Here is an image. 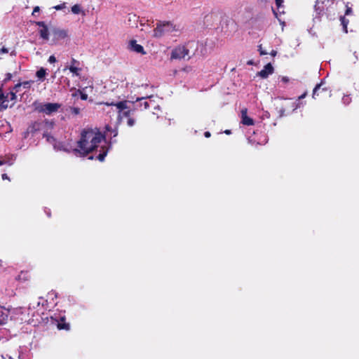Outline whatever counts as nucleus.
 <instances>
[{"label":"nucleus","instance_id":"30","mask_svg":"<svg viewBox=\"0 0 359 359\" xmlns=\"http://www.w3.org/2000/svg\"><path fill=\"white\" fill-rule=\"evenodd\" d=\"M80 98L83 100H87V94L86 93H80Z\"/></svg>","mask_w":359,"mask_h":359},{"label":"nucleus","instance_id":"41","mask_svg":"<svg viewBox=\"0 0 359 359\" xmlns=\"http://www.w3.org/2000/svg\"><path fill=\"white\" fill-rule=\"evenodd\" d=\"M280 116H282L283 114H284V109H280Z\"/></svg>","mask_w":359,"mask_h":359},{"label":"nucleus","instance_id":"45","mask_svg":"<svg viewBox=\"0 0 359 359\" xmlns=\"http://www.w3.org/2000/svg\"><path fill=\"white\" fill-rule=\"evenodd\" d=\"M55 9L59 10L60 9V6H55Z\"/></svg>","mask_w":359,"mask_h":359},{"label":"nucleus","instance_id":"24","mask_svg":"<svg viewBox=\"0 0 359 359\" xmlns=\"http://www.w3.org/2000/svg\"><path fill=\"white\" fill-rule=\"evenodd\" d=\"M106 131L112 132L113 137H116L117 135V130L116 129L112 130L108 126H106Z\"/></svg>","mask_w":359,"mask_h":359},{"label":"nucleus","instance_id":"3","mask_svg":"<svg viewBox=\"0 0 359 359\" xmlns=\"http://www.w3.org/2000/svg\"><path fill=\"white\" fill-rule=\"evenodd\" d=\"M175 31H176V27L172 22H163L156 25V27L154 29L153 36H154L155 38H161L165 34L171 33Z\"/></svg>","mask_w":359,"mask_h":359},{"label":"nucleus","instance_id":"42","mask_svg":"<svg viewBox=\"0 0 359 359\" xmlns=\"http://www.w3.org/2000/svg\"><path fill=\"white\" fill-rule=\"evenodd\" d=\"M11 79V74H8V75H6V79Z\"/></svg>","mask_w":359,"mask_h":359},{"label":"nucleus","instance_id":"38","mask_svg":"<svg viewBox=\"0 0 359 359\" xmlns=\"http://www.w3.org/2000/svg\"><path fill=\"white\" fill-rule=\"evenodd\" d=\"M145 100V97H137V102H142Z\"/></svg>","mask_w":359,"mask_h":359},{"label":"nucleus","instance_id":"37","mask_svg":"<svg viewBox=\"0 0 359 359\" xmlns=\"http://www.w3.org/2000/svg\"><path fill=\"white\" fill-rule=\"evenodd\" d=\"M280 79H282V82H283V83H287L288 82V78L286 77V76H283Z\"/></svg>","mask_w":359,"mask_h":359},{"label":"nucleus","instance_id":"10","mask_svg":"<svg viewBox=\"0 0 359 359\" xmlns=\"http://www.w3.org/2000/svg\"><path fill=\"white\" fill-rule=\"evenodd\" d=\"M241 123L242 124L245 126H252L253 125V120L252 118H250L246 115V109L244 108L241 110Z\"/></svg>","mask_w":359,"mask_h":359},{"label":"nucleus","instance_id":"4","mask_svg":"<svg viewBox=\"0 0 359 359\" xmlns=\"http://www.w3.org/2000/svg\"><path fill=\"white\" fill-rule=\"evenodd\" d=\"M60 104L57 103H43L39 104V105L36 106V111L46 114V115H50L53 113H55L57 111L58 109H60Z\"/></svg>","mask_w":359,"mask_h":359},{"label":"nucleus","instance_id":"33","mask_svg":"<svg viewBox=\"0 0 359 359\" xmlns=\"http://www.w3.org/2000/svg\"><path fill=\"white\" fill-rule=\"evenodd\" d=\"M343 102H344V104H348L349 97L348 96H345L344 97H343Z\"/></svg>","mask_w":359,"mask_h":359},{"label":"nucleus","instance_id":"39","mask_svg":"<svg viewBox=\"0 0 359 359\" xmlns=\"http://www.w3.org/2000/svg\"><path fill=\"white\" fill-rule=\"evenodd\" d=\"M205 137L207 138L210 137V133L208 131L205 132Z\"/></svg>","mask_w":359,"mask_h":359},{"label":"nucleus","instance_id":"7","mask_svg":"<svg viewBox=\"0 0 359 359\" xmlns=\"http://www.w3.org/2000/svg\"><path fill=\"white\" fill-rule=\"evenodd\" d=\"M36 25L41 27V30H39V35H41V38L48 41V29L47 28V26H46L43 22H36Z\"/></svg>","mask_w":359,"mask_h":359},{"label":"nucleus","instance_id":"44","mask_svg":"<svg viewBox=\"0 0 359 359\" xmlns=\"http://www.w3.org/2000/svg\"><path fill=\"white\" fill-rule=\"evenodd\" d=\"M224 133H226V134L229 135V134H230V130H226V132H224Z\"/></svg>","mask_w":359,"mask_h":359},{"label":"nucleus","instance_id":"5","mask_svg":"<svg viewBox=\"0 0 359 359\" xmlns=\"http://www.w3.org/2000/svg\"><path fill=\"white\" fill-rule=\"evenodd\" d=\"M127 103V101H121L116 104L105 103V104L106 106H114L116 107V109L119 111V117H128L130 114V110H126L128 109Z\"/></svg>","mask_w":359,"mask_h":359},{"label":"nucleus","instance_id":"14","mask_svg":"<svg viewBox=\"0 0 359 359\" xmlns=\"http://www.w3.org/2000/svg\"><path fill=\"white\" fill-rule=\"evenodd\" d=\"M76 63V60L73 59L72 60L73 65L69 66V72H72L73 74H74L76 76H79V72H80V69L74 65Z\"/></svg>","mask_w":359,"mask_h":359},{"label":"nucleus","instance_id":"43","mask_svg":"<svg viewBox=\"0 0 359 359\" xmlns=\"http://www.w3.org/2000/svg\"><path fill=\"white\" fill-rule=\"evenodd\" d=\"M304 97H305V93L302 95L301 97H299V99H302Z\"/></svg>","mask_w":359,"mask_h":359},{"label":"nucleus","instance_id":"17","mask_svg":"<svg viewBox=\"0 0 359 359\" xmlns=\"http://www.w3.org/2000/svg\"><path fill=\"white\" fill-rule=\"evenodd\" d=\"M69 113H71V114H72L74 116H76V115L80 114L81 109L79 107H72L69 108Z\"/></svg>","mask_w":359,"mask_h":359},{"label":"nucleus","instance_id":"22","mask_svg":"<svg viewBox=\"0 0 359 359\" xmlns=\"http://www.w3.org/2000/svg\"><path fill=\"white\" fill-rule=\"evenodd\" d=\"M321 83L317 84L316 87L313 88V97L314 98L317 95V91L320 88Z\"/></svg>","mask_w":359,"mask_h":359},{"label":"nucleus","instance_id":"29","mask_svg":"<svg viewBox=\"0 0 359 359\" xmlns=\"http://www.w3.org/2000/svg\"><path fill=\"white\" fill-rule=\"evenodd\" d=\"M8 53V50L6 48H1V49H0V53L1 54H7Z\"/></svg>","mask_w":359,"mask_h":359},{"label":"nucleus","instance_id":"13","mask_svg":"<svg viewBox=\"0 0 359 359\" xmlns=\"http://www.w3.org/2000/svg\"><path fill=\"white\" fill-rule=\"evenodd\" d=\"M330 0H316V4H315V11H316L317 13L320 14L324 8L323 5L325 1H329Z\"/></svg>","mask_w":359,"mask_h":359},{"label":"nucleus","instance_id":"1","mask_svg":"<svg viewBox=\"0 0 359 359\" xmlns=\"http://www.w3.org/2000/svg\"><path fill=\"white\" fill-rule=\"evenodd\" d=\"M103 140V135L97 130L86 129L81 132V136L78 141V149H74V153L85 156L94 151L101 141Z\"/></svg>","mask_w":359,"mask_h":359},{"label":"nucleus","instance_id":"26","mask_svg":"<svg viewBox=\"0 0 359 359\" xmlns=\"http://www.w3.org/2000/svg\"><path fill=\"white\" fill-rule=\"evenodd\" d=\"M259 55H267V52L262 49V45L259 46Z\"/></svg>","mask_w":359,"mask_h":359},{"label":"nucleus","instance_id":"6","mask_svg":"<svg viewBox=\"0 0 359 359\" xmlns=\"http://www.w3.org/2000/svg\"><path fill=\"white\" fill-rule=\"evenodd\" d=\"M273 73V67L270 63H268L263 67V69L259 71V73H257V75H259V77L262 79H266L269 75L272 74Z\"/></svg>","mask_w":359,"mask_h":359},{"label":"nucleus","instance_id":"21","mask_svg":"<svg viewBox=\"0 0 359 359\" xmlns=\"http://www.w3.org/2000/svg\"><path fill=\"white\" fill-rule=\"evenodd\" d=\"M106 155H107V151H104V153L97 155V158L100 161L102 162L103 160H104V157L106 156Z\"/></svg>","mask_w":359,"mask_h":359},{"label":"nucleus","instance_id":"16","mask_svg":"<svg viewBox=\"0 0 359 359\" xmlns=\"http://www.w3.org/2000/svg\"><path fill=\"white\" fill-rule=\"evenodd\" d=\"M36 78L43 80L46 76V69L41 67V69L36 71Z\"/></svg>","mask_w":359,"mask_h":359},{"label":"nucleus","instance_id":"35","mask_svg":"<svg viewBox=\"0 0 359 359\" xmlns=\"http://www.w3.org/2000/svg\"><path fill=\"white\" fill-rule=\"evenodd\" d=\"M276 55H277V51L276 50H271V52H270V55H271L273 57H275Z\"/></svg>","mask_w":359,"mask_h":359},{"label":"nucleus","instance_id":"36","mask_svg":"<svg viewBox=\"0 0 359 359\" xmlns=\"http://www.w3.org/2000/svg\"><path fill=\"white\" fill-rule=\"evenodd\" d=\"M1 179H3V180H8V181H9L8 176H7V175H6V174H3V175H1Z\"/></svg>","mask_w":359,"mask_h":359},{"label":"nucleus","instance_id":"8","mask_svg":"<svg viewBox=\"0 0 359 359\" xmlns=\"http://www.w3.org/2000/svg\"><path fill=\"white\" fill-rule=\"evenodd\" d=\"M128 46H130V50L135 53L142 55L145 54L144 50H143V47L141 45L137 43L136 41L135 40L130 41V45H128Z\"/></svg>","mask_w":359,"mask_h":359},{"label":"nucleus","instance_id":"23","mask_svg":"<svg viewBox=\"0 0 359 359\" xmlns=\"http://www.w3.org/2000/svg\"><path fill=\"white\" fill-rule=\"evenodd\" d=\"M135 124V120L134 118H128V119H127V126H128V127H133Z\"/></svg>","mask_w":359,"mask_h":359},{"label":"nucleus","instance_id":"18","mask_svg":"<svg viewBox=\"0 0 359 359\" xmlns=\"http://www.w3.org/2000/svg\"><path fill=\"white\" fill-rule=\"evenodd\" d=\"M341 26H343V29H344L345 33H346L347 30L346 29H347V24L348 23V20H346L344 16H341Z\"/></svg>","mask_w":359,"mask_h":359},{"label":"nucleus","instance_id":"15","mask_svg":"<svg viewBox=\"0 0 359 359\" xmlns=\"http://www.w3.org/2000/svg\"><path fill=\"white\" fill-rule=\"evenodd\" d=\"M8 100H4L0 97V111L7 109L8 107Z\"/></svg>","mask_w":359,"mask_h":359},{"label":"nucleus","instance_id":"47","mask_svg":"<svg viewBox=\"0 0 359 359\" xmlns=\"http://www.w3.org/2000/svg\"><path fill=\"white\" fill-rule=\"evenodd\" d=\"M11 55H15V53L14 52H12V53H11Z\"/></svg>","mask_w":359,"mask_h":359},{"label":"nucleus","instance_id":"27","mask_svg":"<svg viewBox=\"0 0 359 359\" xmlns=\"http://www.w3.org/2000/svg\"><path fill=\"white\" fill-rule=\"evenodd\" d=\"M56 59L55 57L53 55H50V57H48V62L50 63H55Z\"/></svg>","mask_w":359,"mask_h":359},{"label":"nucleus","instance_id":"28","mask_svg":"<svg viewBox=\"0 0 359 359\" xmlns=\"http://www.w3.org/2000/svg\"><path fill=\"white\" fill-rule=\"evenodd\" d=\"M352 13V10L350 7H346V10H345V15H348Z\"/></svg>","mask_w":359,"mask_h":359},{"label":"nucleus","instance_id":"11","mask_svg":"<svg viewBox=\"0 0 359 359\" xmlns=\"http://www.w3.org/2000/svg\"><path fill=\"white\" fill-rule=\"evenodd\" d=\"M32 83H33L32 81L18 83L15 84V87H13V90H15V92H20V89L21 88H25V89H29V88Z\"/></svg>","mask_w":359,"mask_h":359},{"label":"nucleus","instance_id":"32","mask_svg":"<svg viewBox=\"0 0 359 359\" xmlns=\"http://www.w3.org/2000/svg\"><path fill=\"white\" fill-rule=\"evenodd\" d=\"M276 1L277 8H280L281 4H283V0H275Z\"/></svg>","mask_w":359,"mask_h":359},{"label":"nucleus","instance_id":"20","mask_svg":"<svg viewBox=\"0 0 359 359\" xmlns=\"http://www.w3.org/2000/svg\"><path fill=\"white\" fill-rule=\"evenodd\" d=\"M43 137L46 138V141L50 143H54L55 142V140L48 133L43 134Z\"/></svg>","mask_w":359,"mask_h":359},{"label":"nucleus","instance_id":"25","mask_svg":"<svg viewBox=\"0 0 359 359\" xmlns=\"http://www.w3.org/2000/svg\"><path fill=\"white\" fill-rule=\"evenodd\" d=\"M57 329L68 330V324L57 323Z\"/></svg>","mask_w":359,"mask_h":359},{"label":"nucleus","instance_id":"12","mask_svg":"<svg viewBox=\"0 0 359 359\" xmlns=\"http://www.w3.org/2000/svg\"><path fill=\"white\" fill-rule=\"evenodd\" d=\"M53 35H55L57 40L63 39L67 37V32L62 29H55V30H53Z\"/></svg>","mask_w":359,"mask_h":359},{"label":"nucleus","instance_id":"9","mask_svg":"<svg viewBox=\"0 0 359 359\" xmlns=\"http://www.w3.org/2000/svg\"><path fill=\"white\" fill-rule=\"evenodd\" d=\"M19 92H15V90H12L8 93H6V95L4 94L3 93H1V91H0V97H2L3 99L4 100H8V102H15V100H16V95L15 94L18 93ZM14 103H12V104H13Z\"/></svg>","mask_w":359,"mask_h":359},{"label":"nucleus","instance_id":"34","mask_svg":"<svg viewBox=\"0 0 359 359\" xmlns=\"http://www.w3.org/2000/svg\"><path fill=\"white\" fill-rule=\"evenodd\" d=\"M39 12V7L38 6H36L34 7V8H33V12H32V15H35L36 13Z\"/></svg>","mask_w":359,"mask_h":359},{"label":"nucleus","instance_id":"46","mask_svg":"<svg viewBox=\"0 0 359 359\" xmlns=\"http://www.w3.org/2000/svg\"><path fill=\"white\" fill-rule=\"evenodd\" d=\"M252 61H249L248 62V65H252Z\"/></svg>","mask_w":359,"mask_h":359},{"label":"nucleus","instance_id":"19","mask_svg":"<svg viewBox=\"0 0 359 359\" xmlns=\"http://www.w3.org/2000/svg\"><path fill=\"white\" fill-rule=\"evenodd\" d=\"M71 11H72L73 14H79L81 12L80 6L76 4L71 8Z\"/></svg>","mask_w":359,"mask_h":359},{"label":"nucleus","instance_id":"2","mask_svg":"<svg viewBox=\"0 0 359 359\" xmlns=\"http://www.w3.org/2000/svg\"><path fill=\"white\" fill-rule=\"evenodd\" d=\"M194 43H188L187 46H179L172 50L170 54V59L172 60H189L194 55V53L190 51V47Z\"/></svg>","mask_w":359,"mask_h":359},{"label":"nucleus","instance_id":"40","mask_svg":"<svg viewBox=\"0 0 359 359\" xmlns=\"http://www.w3.org/2000/svg\"><path fill=\"white\" fill-rule=\"evenodd\" d=\"M6 162L4 160H0V166H1L2 165L5 164Z\"/></svg>","mask_w":359,"mask_h":359},{"label":"nucleus","instance_id":"31","mask_svg":"<svg viewBox=\"0 0 359 359\" xmlns=\"http://www.w3.org/2000/svg\"><path fill=\"white\" fill-rule=\"evenodd\" d=\"M141 105H143L144 109H147L149 107V102L147 101H144V102L141 103Z\"/></svg>","mask_w":359,"mask_h":359}]
</instances>
